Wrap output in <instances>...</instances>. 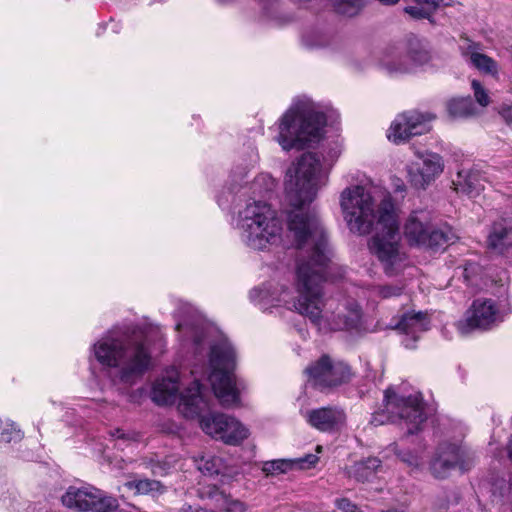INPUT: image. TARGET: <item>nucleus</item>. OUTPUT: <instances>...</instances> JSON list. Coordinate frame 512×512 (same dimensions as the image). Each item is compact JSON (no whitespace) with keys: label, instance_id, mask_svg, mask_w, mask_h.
<instances>
[{"label":"nucleus","instance_id":"obj_18","mask_svg":"<svg viewBox=\"0 0 512 512\" xmlns=\"http://www.w3.org/2000/svg\"><path fill=\"white\" fill-rule=\"evenodd\" d=\"M429 327L430 320L427 313L411 311L405 313L394 328L405 335L402 341L405 347L413 349L420 335L427 331Z\"/></svg>","mask_w":512,"mask_h":512},{"label":"nucleus","instance_id":"obj_31","mask_svg":"<svg viewBox=\"0 0 512 512\" xmlns=\"http://www.w3.org/2000/svg\"><path fill=\"white\" fill-rule=\"evenodd\" d=\"M364 4L365 0H335L333 6L339 14L354 16L363 8Z\"/></svg>","mask_w":512,"mask_h":512},{"label":"nucleus","instance_id":"obj_1","mask_svg":"<svg viewBox=\"0 0 512 512\" xmlns=\"http://www.w3.org/2000/svg\"><path fill=\"white\" fill-rule=\"evenodd\" d=\"M327 173L313 153L303 154L293 162L284 178L289 232L297 246L309 253L299 260L294 290L282 283H266L250 291V300L263 311L285 307L307 317L320 331H352L362 323V311L353 299L323 303L321 283L330 260L327 238L315 214L305 210L326 184Z\"/></svg>","mask_w":512,"mask_h":512},{"label":"nucleus","instance_id":"obj_3","mask_svg":"<svg viewBox=\"0 0 512 512\" xmlns=\"http://www.w3.org/2000/svg\"><path fill=\"white\" fill-rule=\"evenodd\" d=\"M162 340L160 328L150 324L131 331L109 332L93 344L91 351L96 361L113 370L121 382L133 383L151 366L148 346Z\"/></svg>","mask_w":512,"mask_h":512},{"label":"nucleus","instance_id":"obj_28","mask_svg":"<svg viewBox=\"0 0 512 512\" xmlns=\"http://www.w3.org/2000/svg\"><path fill=\"white\" fill-rule=\"evenodd\" d=\"M198 470L205 475H215L222 473L224 462L222 458L215 455H204L195 459Z\"/></svg>","mask_w":512,"mask_h":512},{"label":"nucleus","instance_id":"obj_33","mask_svg":"<svg viewBox=\"0 0 512 512\" xmlns=\"http://www.w3.org/2000/svg\"><path fill=\"white\" fill-rule=\"evenodd\" d=\"M391 449L401 459V461L406 463L412 470H418L422 466L423 459L420 454H418V453L412 454L410 452H405V453L398 452L396 444H392Z\"/></svg>","mask_w":512,"mask_h":512},{"label":"nucleus","instance_id":"obj_17","mask_svg":"<svg viewBox=\"0 0 512 512\" xmlns=\"http://www.w3.org/2000/svg\"><path fill=\"white\" fill-rule=\"evenodd\" d=\"M456 467L464 472L469 470L470 465L462 459L461 449L456 444H442L430 464L431 474L438 479L448 477Z\"/></svg>","mask_w":512,"mask_h":512},{"label":"nucleus","instance_id":"obj_11","mask_svg":"<svg viewBox=\"0 0 512 512\" xmlns=\"http://www.w3.org/2000/svg\"><path fill=\"white\" fill-rule=\"evenodd\" d=\"M61 501L65 507L80 512H112L119 506L116 498L93 486H70Z\"/></svg>","mask_w":512,"mask_h":512},{"label":"nucleus","instance_id":"obj_25","mask_svg":"<svg viewBox=\"0 0 512 512\" xmlns=\"http://www.w3.org/2000/svg\"><path fill=\"white\" fill-rule=\"evenodd\" d=\"M125 486L134 490L136 494L142 495L158 496L165 492V487L159 481L150 479L128 481Z\"/></svg>","mask_w":512,"mask_h":512},{"label":"nucleus","instance_id":"obj_16","mask_svg":"<svg viewBox=\"0 0 512 512\" xmlns=\"http://www.w3.org/2000/svg\"><path fill=\"white\" fill-rule=\"evenodd\" d=\"M180 375L177 369L170 368L165 373L157 378L152 386L151 398L153 402L158 405L173 404L176 400L181 398L183 395L189 393H195V388L198 386L200 391L203 392L201 385L198 380H195L192 387L187 388L180 396L178 395L180 387ZM178 409L180 410V403H178Z\"/></svg>","mask_w":512,"mask_h":512},{"label":"nucleus","instance_id":"obj_13","mask_svg":"<svg viewBox=\"0 0 512 512\" xmlns=\"http://www.w3.org/2000/svg\"><path fill=\"white\" fill-rule=\"evenodd\" d=\"M506 314L493 300L477 299L466 311L465 317L456 323L458 332L467 335L475 329H490L504 321Z\"/></svg>","mask_w":512,"mask_h":512},{"label":"nucleus","instance_id":"obj_19","mask_svg":"<svg viewBox=\"0 0 512 512\" xmlns=\"http://www.w3.org/2000/svg\"><path fill=\"white\" fill-rule=\"evenodd\" d=\"M305 419L319 431L333 432L343 427L346 415L342 409L337 407H322L307 411Z\"/></svg>","mask_w":512,"mask_h":512},{"label":"nucleus","instance_id":"obj_34","mask_svg":"<svg viewBox=\"0 0 512 512\" xmlns=\"http://www.w3.org/2000/svg\"><path fill=\"white\" fill-rule=\"evenodd\" d=\"M471 88L473 90L476 102L481 110L488 106L490 103V97L488 91L481 85V83L477 80H472Z\"/></svg>","mask_w":512,"mask_h":512},{"label":"nucleus","instance_id":"obj_6","mask_svg":"<svg viewBox=\"0 0 512 512\" xmlns=\"http://www.w3.org/2000/svg\"><path fill=\"white\" fill-rule=\"evenodd\" d=\"M240 243L249 250L264 251L280 242L282 221L263 201L248 202L232 219Z\"/></svg>","mask_w":512,"mask_h":512},{"label":"nucleus","instance_id":"obj_12","mask_svg":"<svg viewBox=\"0 0 512 512\" xmlns=\"http://www.w3.org/2000/svg\"><path fill=\"white\" fill-rule=\"evenodd\" d=\"M415 157L406 165L407 180L413 188L425 190L444 172L445 162L432 151H417Z\"/></svg>","mask_w":512,"mask_h":512},{"label":"nucleus","instance_id":"obj_35","mask_svg":"<svg viewBox=\"0 0 512 512\" xmlns=\"http://www.w3.org/2000/svg\"><path fill=\"white\" fill-rule=\"evenodd\" d=\"M335 505L336 512H361L354 503L346 498L337 499Z\"/></svg>","mask_w":512,"mask_h":512},{"label":"nucleus","instance_id":"obj_24","mask_svg":"<svg viewBox=\"0 0 512 512\" xmlns=\"http://www.w3.org/2000/svg\"><path fill=\"white\" fill-rule=\"evenodd\" d=\"M380 464L381 461L378 458L368 457L349 466L347 474L357 481H366L376 473Z\"/></svg>","mask_w":512,"mask_h":512},{"label":"nucleus","instance_id":"obj_32","mask_svg":"<svg viewBox=\"0 0 512 512\" xmlns=\"http://www.w3.org/2000/svg\"><path fill=\"white\" fill-rule=\"evenodd\" d=\"M276 187L274 178L268 173L259 174L253 181L252 189L254 192L264 193L272 191Z\"/></svg>","mask_w":512,"mask_h":512},{"label":"nucleus","instance_id":"obj_2","mask_svg":"<svg viewBox=\"0 0 512 512\" xmlns=\"http://www.w3.org/2000/svg\"><path fill=\"white\" fill-rule=\"evenodd\" d=\"M339 204L349 231L365 236L369 250L381 263L387 275L397 274L405 265L406 253L400 243L398 212L392 196L372 185H352L340 194Z\"/></svg>","mask_w":512,"mask_h":512},{"label":"nucleus","instance_id":"obj_38","mask_svg":"<svg viewBox=\"0 0 512 512\" xmlns=\"http://www.w3.org/2000/svg\"><path fill=\"white\" fill-rule=\"evenodd\" d=\"M499 113L502 115V117L508 123H512V106L511 105L501 106Z\"/></svg>","mask_w":512,"mask_h":512},{"label":"nucleus","instance_id":"obj_15","mask_svg":"<svg viewBox=\"0 0 512 512\" xmlns=\"http://www.w3.org/2000/svg\"><path fill=\"white\" fill-rule=\"evenodd\" d=\"M308 381L314 386L325 388L340 385L350 378V369L341 361L333 362L328 356H322L305 370Z\"/></svg>","mask_w":512,"mask_h":512},{"label":"nucleus","instance_id":"obj_40","mask_svg":"<svg viewBox=\"0 0 512 512\" xmlns=\"http://www.w3.org/2000/svg\"><path fill=\"white\" fill-rule=\"evenodd\" d=\"M219 5H227L231 3L233 0H214Z\"/></svg>","mask_w":512,"mask_h":512},{"label":"nucleus","instance_id":"obj_23","mask_svg":"<svg viewBox=\"0 0 512 512\" xmlns=\"http://www.w3.org/2000/svg\"><path fill=\"white\" fill-rule=\"evenodd\" d=\"M453 183L457 192L466 194L469 197L479 195L480 191L484 189L482 180L475 173L459 172Z\"/></svg>","mask_w":512,"mask_h":512},{"label":"nucleus","instance_id":"obj_27","mask_svg":"<svg viewBox=\"0 0 512 512\" xmlns=\"http://www.w3.org/2000/svg\"><path fill=\"white\" fill-rule=\"evenodd\" d=\"M208 497L215 499L216 506L226 512H246L247 510V506L243 502L230 499L229 496L216 488H213V490L208 493Z\"/></svg>","mask_w":512,"mask_h":512},{"label":"nucleus","instance_id":"obj_39","mask_svg":"<svg viewBox=\"0 0 512 512\" xmlns=\"http://www.w3.org/2000/svg\"><path fill=\"white\" fill-rule=\"evenodd\" d=\"M380 3H382L383 5H387V6H391V5H395L396 3H398L400 0H378Z\"/></svg>","mask_w":512,"mask_h":512},{"label":"nucleus","instance_id":"obj_20","mask_svg":"<svg viewBox=\"0 0 512 512\" xmlns=\"http://www.w3.org/2000/svg\"><path fill=\"white\" fill-rule=\"evenodd\" d=\"M487 245L497 253H504L512 247V222L507 219L495 221L487 237Z\"/></svg>","mask_w":512,"mask_h":512},{"label":"nucleus","instance_id":"obj_26","mask_svg":"<svg viewBox=\"0 0 512 512\" xmlns=\"http://www.w3.org/2000/svg\"><path fill=\"white\" fill-rule=\"evenodd\" d=\"M416 6H407L404 11L414 19L431 17L440 6V0H413Z\"/></svg>","mask_w":512,"mask_h":512},{"label":"nucleus","instance_id":"obj_42","mask_svg":"<svg viewBox=\"0 0 512 512\" xmlns=\"http://www.w3.org/2000/svg\"><path fill=\"white\" fill-rule=\"evenodd\" d=\"M316 450H317L318 453H320L322 451V447L321 446H317Z\"/></svg>","mask_w":512,"mask_h":512},{"label":"nucleus","instance_id":"obj_9","mask_svg":"<svg viewBox=\"0 0 512 512\" xmlns=\"http://www.w3.org/2000/svg\"><path fill=\"white\" fill-rule=\"evenodd\" d=\"M402 234L410 246L429 249L442 248L456 239L450 228L436 227L427 209L412 210L402 223Z\"/></svg>","mask_w":512,"mask_h":512},{"label":"nucleus","instance_id":"obj_21","mask_svg":"<svg viewBox=\"0 0 512 512\" xmlns=\"http://www.w3.org/2000/svg\"><path fill=\"white\" fill-rule=\"evenodd\" d=\"M319 458L314 454H307L295 459H278L265 462L263 471L267 474L286 473L293 469H309L314 467Z\"/></svg>","mask_w":512,"mask_h":512},{"label":"nucleus","instance_id":"obj_14","mask_svg":"<svg viewBox=\"0 0 512 512\" xmlns=\"http://www.w3.org/2000/svg\"><path fill=\"white\" fill-rule=\"evenodd\" d=\"M433 119V115L416 110L398 114L387 131V138L394 144L404 143L411 137L429 132Z\"/></svg>","mask_w":512,"mask_h":512},{"label":"nucleus","instance_id":"obj_4","mask_svg":"<svg viewBox=\"0 0 512 512\" xmlns=\"http://www.w3.org/2000/svg\"><path fill=\"white\" fill-rule=\"evenodd\" d=\"M176 329L185 337H192L196 346H210L208 379L216 398L224 407L240 403L244 384L233 374L236 354L228 339L215 327L189 312L187 318L177 321Z\"/></svg>","mask_w":512,"mask_h":512},{"label":"nucleus","instance_id":"obj_7","mask_svg":"<svg viewBox=\"0 0 512 512\" xmlns=\"http://www.w3.org/2000/svg\"><path fill=\"white\" fill-rule=\"evenodd\" d=\"M209 409L210 403L198 386L195 393H187L181 398L180 412L183 416L199 419L201 429L212 438L237 446L249 437V429L239 420L222 413L204 415Z\"/></svg>","mask_w":512,"mask_h":512},{"label":"nucleus","instance_id":"obj_29","mask_svg":"<svg viewBox=\"0 0 512 512\" xmlns=\"http://www.w3.org/2000/svg\"><path fill=\"white\" fill-rule=\"evenodd\" d=\"M465 56L468 57L469 62L474 67H476L478 70L484 73L494 75L498 71L496 62L485 54L476 51H471L465 53Z\"/></svg>","mask_w":512,"mask_h":512},{"label":"nucleus","instance_id":"obj_37","mask_svg":"<svg viewBox=\"0 0 512 512\" xmlns=\"http://www.w3.org/2000/svg\"><path fill=\"white\" fill-rule=\"evenodd\" d=\"M112 436L117 439H127V440H133V441H136L138 439V435L136 433H125L121 429L115 430V432L112 434Z\"/></svg>","mask_w":512,"mask_h":512},{"label":"nucleus","instance_id":"obj_30","mask_svg":"<svg viewBox=\"0 0 512 512\" xmlns=\"http://www.w3.org/2000/svg\"><path fill=\"white\" fill-rule=\"evenodd\" d=\"M22 432L16 424L9 419L3 420L0 418V441L16 442L22 439Z\"/></svg>","mask_w":512,"mask_h":512},{"label":"nucleus","instance_id":"obj_22","mask_svg":"<svg viewBox=\"0 0 512 512\" xmlns=\"http://www.w3.org/2000/svg\"><path fill=\"white\" fill-rule=\"evenodd\" d=\"M447 112L452 119H463L477 116L481 110L469 97L453 98L447 102Z\"/></svg>","mask_w":512,"mask_h":512},{"label":"nucleus","instance_id":"obj_41","mask_svg":"<svg viewBox=\"0 0 512 512\" xmlns=\"http://www.w3.org/2000/svg\"><path fill=\"white\" fill-rule=\"evenodd\" d=\"M508 455H509V458L512 460V437H511V440L508 445Z\"/></svg>","mask_w":512,"mask_h":512},{"label":"nucleus","instance_id":"obj_10","mask_svg":"<svg viewBox=\"0 0 512 512\" xmlns=\"http://www.w3.org/2000/svg\"><path fill=\"white\" fill-rule=\"evenodd\" d=\"M431 59L427 45L419 38L410 36L399 47L387 49L380 65L389 74L409 73L429 63Z\"/></svg>","mask_w":512,"mask_h":512},{"label":"nucleus","instance_id":"obj_36","mask_svg":"<svg viewBox=\"0 0 512 512\" xmlns=\"http://www.w3.org/2000/svg\"><path fill=\"white\" fill-rule=\"evenodd\" d=\"M376 291L381 298H390L400 295L402 292V287L387 285L377 288Z\"/></svg>","mask_w":512,"mask_h":512},{"label":"nucleus","instance_id":"obj_5","mask_svg":"<svg viewBox=\"0 0 512 512\" xmlns=\"http://www.w3.org/2000/svg\"><path fill=\"white\" fill-rule=\"evenodd\" d=\"M326 125V116L310 98L295 100L277 124V143L284 151L304 149L318 141Z\"/></svg>","mask_w":512,"mask_h":512},{"label":"nucleus","instance_id":"obj_8","mask_svg":"<svg viewBox=\"0 0 512 512\" xmlns=\"http://www.w3.org/2000/svg\"><path fill=\"white\" fill-rule=\"evenodd\" d=\"M425 420L424 404L419 394L405 396L388 388L384 393L383 409L372 415L371 423L375 426L399 423L406 427L408 434H413L421 429Z\"/></svg>","mask_w":512,"mask_h":512}]
</instances>
